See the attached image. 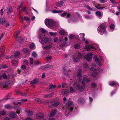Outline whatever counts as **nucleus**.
Returning <instances> with one entry per match:
<instances>
[{"label":"nucleus","instance_id":"nucleus-1","mask_svg":"<svg viewBox=\"0 0 120 120\" xmlns=\"http://www.w3.org/2000/svg\"><path fill=\"white\" fill-rule=\"evenodd\" d=\"M66 104L68 106L66 108L65 114L66 116H68L71 112L73 110L74 104L72 101H68Z\"/></svg>","mask_w":120,"mask_h":120},{"label":"nucleus","instance_id":"nucleus-2","mask_svg":"<svg viewBox=\"0 0 120 120\" xmlns=\"http://www.w3.org/2000/svg\"><path fill=\"white\" fill-rule=\"evenodd\" d=\"M107 27V25L106 24H102L98 28V32L101 35H103L104 33L106 34H107V32L106 30V29Z\"/></svg>","mask_w":120,"mask_h":120},{"label":"nucleus","instance_id":"nucleus-3","mask_svg":"<svg viewBox=\"0 0 120 120\" xmlns=\"http://www.w3.org/2000/svg\"><path fill=\"white\" fill-rule=\"evenodd\" d=\"M73 87L75 89L79 92L83 91L85 89V87L84 86L80 85L78 83L76 82L74 84Z\"/></svg>","mask_w":120,"mask_h":120},{"label":"nucleus","instance_id":"nucleus-4","mask_svg":"<svg viewBox=\"0 0 120 120\" xmlns=\"http://www.w3.org/2000/svg\"><path fill=\"white\" fill-rule=\"evenodd\" d=\"M45 25L50 28L51 26H53L55 24V22L53 20L49 19H45Z\"/></svg>","mask_w":120,"mask_h":120},{"label":"nucleus","instance_id":"nucleus-5","mask_svg":"<svg viewBox=\"0 0 120 120\" xmlns=\"http://www.w3.org/2000/svg\"><path fill=\"white\" fill-rule=\"evenodd\" d=\"M12 83L11 82H5L3 83L2 85L4 87L9 88L12 85Z\"/></svg>","mask_w":120,"mask_h":120},{"label":"nucleus","instance_id":"nucleus-6","mask_svg":"<svg viewBox=\"0 0 120 120\" xmlns=\"http://www.w3.org/2000/svg\"><path fill=\"white\" fill-rule=\"evenodd\" d=\"M78 71L79 72L77 74V78L78 81H80L81 80L82 78V74L81 73L82 72V70L80 69H79L78 70Z\"/></svg>","mask_w":120,"mask_h":120},{"label":"nucleus","instance_id":"nucleus-7","mask_svg":"<svg viewBox=\"0 0 120 120\" xmlns=\"http://www.w3.org/2000/svg\"><path fill=\"white\" fill-rule=\"evenodd\" d=\"M90 80L88 78H86L85 77L83 78V80L82 82V83L85 86V85L87 84L89 82Z\"/></svg>","mask_w":120,"mask_h":120},{"label":"nucleus","instance_id":"nucleus-8","mask_svg":"<svg viewBox=\"0 0 120 120\" xmlns=\"http://www.w3.org/2000/svg\"><path fill=\"white\" fill-rule=\"evenodd\" d=\"M81 54L80 53H79L77 57H76L75 56H74L73 58L74 61L75 62H77L78 60V57L81 58Z\"/></svg>","mask_w":120,"mask_h":120},{"label":"nucleus","instance_id":"nucleus-9","mask_svg":"<svg viewBox=\"0 0 120 120\" xmlns=\"http://www.w3.org/2000/svg\"><path fill=\"white\" fill-rule=\"evenodd\" d=\"M53 67L51 65L49 64L45 65L44 66L41 67L40 68L41 69L44 70L46 69H50L52 68Z\"/></svg>","mask_w":120,"mask_h":120},{"label":"nucleus","instance_id":"nucleus-10","mask_svg":"<svg viewBox=\"0 0 120 120\" xmlns=\"http://www.w3.org/2000/svg\"><path fill=\"white\" fill-rule=\"evenodd\" d=\"M93 58L97 64L99 66L101 65V62L99 61L98 58H97L96 56H94Z\"/></svg>","mask_w":120,"mask_h":120},{"label":"nucleus","instance_id":"nucleus-11","mask_svg":"<svg viewBox=\"0 0 120 120\" xmlns=\"http://www.w3.org/2000/svg\"><path fill=\"white\" fill-rule=\"evenodd\" d=\"M92 54L91 53H88L86 55V60L88 61H90L92 59Z\"/></svg>","mask_w":120,"mask_h":120},{"label":"nucleus","instance_id":"nucleus-12","mask_svg":"<svg viewBox=\"0 0 120 120\" xmlns=\"http://www.w3.org/2000/svg\"><path fill=\"white\" fill-rule=\"evenodd\" d=\"M36 117L38 119H41L44 118V116L42 113L40 112L36 114Z\"/></svg>","mask_w":120,"mask_h":120},{"label":"nucleus","instance_id":"nucleus-13","mask_svg":"<svg viewBox=\"0 0 120 120\" xmlns=\"http://www.w3.org/2000/svg\"><path fill=\"white\" fill-rule=\"evenodd\" d=\"M109 85L110 86H113L114 85L117 86L119 87V85L118 83L116 82V81H113L111 83H109Z\"/></svg>","mask_w":120,"mask_h":120},{"label":"nucleus","instance_id":"nucleus-14","mask_svg":"<svg viewBox=\"0 0 120 120\" xmlns=\"http://www.w3.org/2000/svg\"><path fill=\"white\" fill-rule=\"evenodd\" d=\"M69 93V91L67 90L64 89L62 90V94L64 96H67Z\"/></svg>","mask_w":120,"mask_h":120},{"label":"nucleus","instance_id":"nucleus-15","mask_svg":"<svg viewBox=\"0 0 120 120\" xmlns=\"http://www.w3.org/2000/svg\"><path fill=\"white\" fill-rule=\"evenodd\" d=\"M48 41L49 39L47 38H42L41 40V43L42 44H44V43L47 42Z\"/></svg>","mask_w":120,"mask_h":120},{"label":"nucleus","instance_id":"nucleus-16","mask_svg":"<svg viewBox=\"0 0 120 120\" xmlns=\"http://www.w3.org/2000/svg\"><path fill=\"white\" fill-rule=\"evenodd\" d=\"M66 15L67 18H69L71 16V14L69 13H67L66 12L63 13L61 15V16L62 17H64Z\"/></svg>","mask_w":120,"mask_h":120},{"label":"nucleus","instance_id":"nucleus-17","mask_svg":"<svg viewBox=\"0 0 120 120\" xmlns=\"http://www.w3.org/2000/svg\"><path fill=\"white\" fill-rule=\"evenodd\" d=\"M12 9L11 7L10 6H8L7 9V14H10L12 11Z\"/></svg>","mask_w":120,"mask_h":120},{"label":"nucleus","instance_id":"nucleus-18","mask_svg":"<svg viewBox=\"0 0 120 120\" xmlns=\"http://www.w3.org/2000/svg\"><path fill=\"white\" fill-rule=\"evenodd\" d=\"M39 82L38 79L37 78H35L32 81L30 82V83L31 84H34L37 83Z\"/></svg>","mask_w":120,"mask_h":120},{"label":"nucleus","instance_id":"nucleus-19","mask_svg":"<svg viewBox=\"0 0 120 120\" xmlns=\"http://www.w3.org/2000/svg\"><path fill=\"white\" fill-rule=\"evenodd\" d=\"M54 94V93L52 92L49 94H46L45 95L44 97L46 98H51L53 96Z\"/></svg>","mask_w":120,"mask_h":120},{"label":"nucleus","instance_id":"nucleus-20","mask_svg":"<svg viewBox=\"0 0 120 120\" xmlns=\"http://www.w3.org/2000/svg\"><path fill=\"white\" fill-rule=\"evenodd\" d=\"M23 52L26 54H28L30 53L29 50L27 48H24L23 49Z\"/></svg>","mask_w":120,"mask_h":120},{"label":"nucleus","instance_id":"nucleus-21","mask_svg":"<svg viewBox=\"0 0 120 120\" xmlns=\"http://www.w3.org/2000/svg\"><path fill=\"white\" fill-rule=\"evenodd\" d=\"M20 54V53L19 52H16L14 53V55L11 56V57L15 58L18 56Z\"/></svg>","mask_w":120,"mask_h":120},{"label":"nucleus","instance_id":"nucleus-22","mask_svg":"<svg viewBox=\"0 0 120 120\" xmlns=\"http://www.w3.org/2000/svg\"><path fill=\"white\" fill-rule=\"evenodd\" d=\"M79 35H82V38H83V39H82V41H85V43L88 44L89 43L84 38V36H85V34L84 33H80L79 34Z\"/></svg>","mask_w":120,"mask_h":120},{"label":"nucleus","instance_id":"nucleus-23","mask_svg":"<svg viewBox=\"0 0 120 120\" xmlns=\"http://www.w3.org/2000/svg\"><path fill=\"white\" fill-rule=\"evenodd\" d=\"M16 114L14 112H12L10 115V116L12 118H15L16 116Z\"/></svg>","mask_w":120,"mask_h":120},{"label":"nucleus","instance_id":"nucleus-24","mask_svg":"<svg viewBox=\"0 0 120 120\" xmlns=\"http://www.w3.org/2000/svg\"><path fill=\"white\" fill-rule=\"evenodd\" d=\"M56 112V109H53L52 111L50 114V116H54Z\"/></svg>","mask_w":120,"mask_h":120},{"label":"nucleus","instance_id":"nucleus-25","mask_svg":"<svg viewBox=\"0 0 120 120\" xmlns=\"http://www.w3.org/2000/svg\"><path fill=\"white\" fill-rule=\"evenodd\" d=\"M96 15L99 18L101 17L102 15V14H101V12L99 11H96L95 12Z\"/></svg>","mask_w":120,"mask_h":120},{"label":"nucleus","instance_id":"nucleus-26","mask_svg":"<svg viewBox=\"0 0 120 120\" xmlns=\"http://www.w3.org/2000/svg\"><path fill=\"white\" fill-rule=\"evenodd\" d=\"M64 3V2L63 1L58 2L56 4V6L58 7H61L62 6Z\"/></svg>","mask_w":120,"mask_h":120},{"label":"nucleus","instance_id":"nucleus-27","mask_svg":"<svg viewBox=\"0 0 120 120\" xmlns=\"http://www.w3.org/2000/svg\"><path fill=\"white\" fill-rule=\"evenodd\" d=\"M84 101V99L82 98H80L78 100V102L79 103H82Z\"/></svg>","mask_w":120,"mask_h":120},{"label":"nucleus","instance_id":"nucleus-28","mask_svg":"<svg viewBox=\"0 0 120 120\" xmlns=\"http://www.w3.org/2000/svg\"><path fill=\"white\" fill-rule=\"evenodd\" d=\"M56 86L55 85H50L49 89L51 90V91L53 90L56 87Z\"/></svg>","mask_w":120,"mask_h":120},{"label":"nucleus","instance_id":"nucleus-29","mask_svg":"<svg viewBox=\"0 0 120 120\" xmlns=\"http://www.w3.org/2000/svg\"><path fill=\"white\" fill-rule=\"evenodd\" d=\"M11 62L12 64L14 66H16L18 64V61L15 60H12Z\"/></svg>","mask_w":120,"mask_h":120},{"label":"nucleus","instance_id":"nucleus-30","mask_svg":"<svg viewBox=\"0 0 120 120\" xmlns=\"http://www.w3.org/2000/svg\"><path fill=\"white\" fill-rule=\"evenodd\" d=\"M92 47V46L87 45L85 46V48L87 51H89Z\"/></svg>","mask_w":120,"mask_h":120},{"label":"nucleus","instance_id":"nucleus-31","mask_svg":"<svg viewBox=\"0 0 120 120\" xmlns=\"http://www.w3.org/2000/svg\"><path fill=\"white\" fill-rule=\"evenodd\" d=\"M60 104V102L59 101H56L52 105H50V106L51 107L52 106V105H53L55 106H57L58 105Z\"/></svg>","mask_w":120,"mask_h":120},{"label":"nucleus","instance_id":"nucleus-32","mask_svg":"<svg viewBox=\"0 0 120 120\" xmlns=\"http://www.w3.org/2000/svg\"><path fill=\"white\" fill-rule=\"evenodd\" d=\"M29 47L30 49H34L35 48V45L34 43L30 44Z\"/></svg>","mask_w":120,"mask_h":120},{"label":"nucleus","instance_id":"nucleus-33","mask_svg":"<svg viewBox=\"0 0 120 120\" xmlns=\"http://www.w3.org/2000/svg\"><path fill=\"white\" fill-rule=\"evenodd\" d=\"M52 45L51 44L50 45L45 46L44 48L45 49H50L51 47H52Z\"/></svg>","mask_w":120,"mask_h":120},{"label":"nucleus","instance_id":"nucleus-34","mask_svg":"<svg viewBox=\"0 0 120 120\" xmlns=\"http://www.w3.org/2000/svg\"><path fill=\"white\" fill-rule=\"evenodd\" d=\"M0 75L1 76V78L3 77L4 79H8V77L5 73L2 75Z\"/></svg>","mask_w":120,"mask_h":120},{"label":"nucleus","instance_id":"nucleus-35","mask_svg":"<svg viewBox=\"0 0 120 120\" xmlns=\"http://www.w3.org/2000/svg\"><path fill=\"white\" fill-rule=\"evenodd\" d=\"M67 45L66 43L65 42H64L62 43L60 45V46L61 48H63L65 47Z\"/></svg>","mask_w":120,"mask_h":120},{"label":"nucleus","instance_id":"nucleus-36","mask_svg":"<svg viewBox=\"0 0 120 120\" xmlns=\"http://www.w3.org/2000/svg\"><path fill=\"white\" fill-rule=\"evenodd\" d=\"M5 20L4 18H0V24L3 23L5 22Z\"/></svg>","mask_w":120,"mask_h":120},{"label":"nucleus","instance_id":"nucleus-37","mask_svg":"<svg viewBox=\"0 0 120 120\" xmlns=\"http://www.w3.org/2000/svg\"><path fill=\"white\" fill-rule=\"evenodd\" d=\"M62 12V11L61 10H53L52 12L53 13H59Z\"/></svg>","mask_w":120,"mask_h":120},{"label":"nucleus","instance_id":"nucleus-38","mask_svg":"<svg viewBox=\"0 0 120 120\" xmlns=\"http://www.w3.org/2000/svg\"><path fill=\"white\" fill-rule=\"evenodd\" d=\"M95 6L96 8L99 9H101L105 7H100V5H95Z\"/></svg>","mask_w":120,"mask_h":120},{"label":"nucleus","instance_id":"nucleus-39","mask_svg":"<svg viewBox=\"0 0 120 120\" xmlns=\"http://www.w3.org/2000/svg\"><path fill=\"white\" fill-rule=\"evenodd\" d=\"M59 33L61 35H63L65 34L66 32L64 30H62L60 31Z\"/></svg>","mask_w":120,"mask_h":120},{"label":"nucleus","instance_id":"nucleus-40","mask_svg":"<svg viewBox=\"0 0 120 120\" xmlns=\"http://www.w3.org/2000/svg\"><path fill=\"white\" fill-rule=\"evenodd\" d=\"M33 112L29 110L27 114L29 116H31L33 115Z\"/></svg>","mask_w":120,"mask_h":120},{"label":"nucleus","instance_id":"nucleus-41","mask_svg":"<svg viewBox=\"0 0 120 120\" xmlns=\"http://www.w3.org/2000/svg\"><path fill=\"white\" fill-rule=\"evenodd\" d=\"M85 7L88 10L91 11L93 10V9L91 8H90L89 5L86 4H85Z\"/></svg>","mask_w":120,"mask_h":120},{"label":"nucleus","instance_id":"nucleus-42","mask_svg":"<svg viewBox=\"0 0 120 120\" xmlns=\"http://www.w3.org/2000/svg\"><path fill=\"white\" fill-rule=\"evenodd\" d=\"M74 47L75 49L79 48L80 47V45L78 44H76L74 45Z\"/></svg>","mask_w":120,"mask_h":120},{"label":"nucleus","instance_id":"nucleus-43","mask_svg":"<svg viewBox=\"0 0 120 120\" xmlns=\"http://www.w3.org/2000/svg\"><path fill=\"white\" fill-rule=\"evenodd\" d=\"M24 18L26 20L27 22H28V23L30 22V19L28 17L25 16Z\"/></svg>","mask_w":120,"mask_h":120},{"label":"nucleus","instance_id":"nucleus-44","mask_svg":"<svg viewBox=\"0 0 120 120\" xmlns=\"http://www.w3.org/2000/svg\"><path fill=\"white\" fill-rule=\"evenodd\" d=\"M20 32V31H19L18 32L15 33V34H14V36L15 38H16L18 36Z\"/></svg>","mask_w":120,"mask_h":120},{"label":"nucleus","instance_id":"nucleus-45","mask_svg":"<svg viewBox=\"0 0 120 120\" xmlns=\"http://www.w3.org/2000/svg\"><path fill=\"white\" fill-rule=\"evenodd\" d=\"M70 92L71 93H72L75 92V91L74 89H73V87L71 86L70 87Z\"/></svg>","mask_w":120,"mask_h":120},{"label":"nucleus","instance_id":"nucleus-46","mask_svg":"<svg viewBox=\"0 0 120 120\" xmlns=\"http://www.w3.org/2000/svg\"><path fill=\"white\" fill-rule=\"evenodd\" d=\"M2 49H3V50L1 52V54L0 55V60L4 56V54L3 52V51L4 50V49L3 48H2Z\"/></svg>","mask_w":120,"mask_h":120},{"label":"nucleus","instance_id":"nucleus-47","mask_svg":"<svg viewBox=\"0 0 120 120\" xmlns=\"http://www.w3.org/2000/svg\"><path fill=\"white\" fill-rule=\"evenodd\" d=\"M3 24H4L5 25V26H9L8 22L6 21Z\"/></svg>","mask_w":120,"mask_h":120},{"label":"nucleus","instance_id":"nucleus-48","mask_svg":"<svg viewBox=\"0 0 120 120\" xmlns=\"http://www.w3.org/2000/svg\"><path fill=\"white\" fill-rule=\"evenodd\" d=\"M4 106L5 108L7 109H9L11 107L10 105L9 104L5 105Z\"/></svg>","mask_w":120,"mask_h":120},{"label":"nucleus","instance_id":"nucleus-49","mask_svg":"<svg viewBox=\"0 0 120 120\" xmlns=\"http://www.w3.org/2000/svg\"><path fill=\"white\" fill-rule=\"evenodd\" d=\"M0 113L3 116L5 115L6 114L5 112L3 110L1 111L0 112Z\"/></svg>","mask_w":120,"mask_h":120},{"label":"nucleus","instance_id":"nucleus-50","mask_svg":"<svg viewBox=\"0 0 120 120\" xmlns=\"http://www.w3.org/2000/svg\"><path fill=\"white\" fill-rule=\"evenodd\" d=\"M115 28V26L113 24H111L110 26V28L111 29H113Z\"/></svg>","mask_w":120,"mask_h":120},{"label":"nucleus","instance_id":"nucleus-51","mask_svg":"<svg viewBox=\"0 0 120 120\" xmlns=\"http://www.w3.org/2000/svg\"><path fill=\"white\" fill-rule=\"evenodd\" d=\"M33 56L34 57H35L37 56V55L36 52H33L32 54Z\"/></svg>","mask_w":120,"mask_h":120},{"label":"nucleus","instance_id":"nucleus-52","mask_svg":"<svg viewBox=\"0 0 120 120\" xmlns=\"http://www.w3.org/2000/svg\"><path fill=\"white\" fill-rule=\"evenodd\" d=\"M21 68L22 69L24 70L26 69V67L25 65H23L21 66Z\"/></svg>","mask_w":120,"mask_h":120},{"label":"nucleus","instance_id":"nucleus-53","mask_svg":"<svg viewBox=\"0 0 120 120\" xmlns=\"http://www.w3.org/2000/svg\"><path fill=\"white\" fill-rule=\"evenodd\" d=\"M23 63L24 64H28V62L27 60H23Z\"/></svg>","mask_w":120,"mask_h":120},{"label":"nucleus","instance_id":"nucleus-54","mask_svg":"<svg viewBox=\"0 0 120 120\" xmlns=\"http://www.w3.org/2000/svg\"><path fill=\"white\" fill-rule=\"evenodd\" d=\"M84 67L86 68H88V64L86 63H84L83 64Z\"/></svg>","mask_w":120,"mask_h":120},{"label":"nucleus","instance_id":"nucleus-55","mask_svg":"<svg viewBox=\"0 0 120 120\" xmlns=\"http://www.w3.org/2000/svg\"><path fill=\"white\" fill-rule=\"evenodd\" d=\"M30 64H33V59L32 58H30Z\"/></svg>","mask_w":120,"mask_h":120},{"label":"nucleus","instance_id":"nucleus-56","mask_svg":"<svg viewBox=\"0 0 120 120\" xmlns=\"http://www.w3.org/2000/svg\"><path fill=\"white\" fill-rule=\"evenodd\" d=\"M92 86L93 88H95L96 87V85L94 82H93L92 84Z\"/></svg>","mask_w":120,"mask_h":120},{"label":"nucleus","instance_id":"nucleus-57","mask_svg":"<svg viewBox=\"0 0 120 120\" xmlns=\"http://www.w3.org/2000/svg\"><path fill=\"white\" fill-rule=\"evenodd\" d=\"M97 75V73L96 72H94L92 74V76L94 77L96 76Z\"/></svg>","mask_w":120,"mask_h":120},{"label":"nucleus","instance_id":"nucleus-58","mask_svg":"<svg viewBox=\"0 0 120 120\" xmlns=\"http://www.w3.org/2000/svg\"><path fill=\"white\" fill-rule=\"evenodd\" d=\"M50 35L51 36H54L56 35V33L49 32Z\"/></svg>","mask_w":120,"mask_h":120},{"label":"nucleus","instance_id":"nucleus-59","mask_svg":"<svg viewBox=\"0 0 120 120\" xmlns=\"http://www.w3.org/2000/svg\"><path fill=\"white\" fill-rule=\"evenodd\" d=\"M7 66L6 65H2L0 66V69L2 68H7Z\"/></svg>","mask_w":120,"mask_h":120},{"label":"nucleus","instance_id":"nucleus-60","mask_svg":"<svg viewBox=\"0 0 120 120\" xmlns=\"http://www.w3.org/2000/svg\"><path fill=\"white\" fill-rule=\"evenodd\" d=\"M39 103H40L41 102V99L40 98H38L36 100Z\"/></svg>","mask_w":120,"mask_h":120},{"label":"nucleus","instance_id":"nucleus-61","mask_svg":"<svg viewBox=\"0 0 120 120\" xmlns=\"http://www.w3.org/2000/svg\"><path fill=\"white\" fill-rule=\"evenodd\" d=\"M90 69L91 70L93 71H96V69L93 67H91L90 68Z\"/></svg>","mask_w":120,"mask_h":120},{"label":"nucleus","instance_id":"nucleus-62","mask_svg":"<svg viewBox=\"0 0 120 120\" xmlns=\"http://www.w3.org/2000/svg\"><path fill=\"white\" fill-rule=\"evenodd\" d=\"M13 103L15 105H18L19 104V105H20L21 104V102H17V103H16L15 102H13Z\"/></svg>","mask_w":120,"mask_h":120},{"label":"nucleus","instance_id":"nucleus-63","mask_svg":"<svg viewBox=\"0 0 120 120\" xmlns=\"http://www.w3.org/2000/svg\"><path fill=\"white\" fill-rule=\"evenodd\" d=\"M69 36V38L71 39H72V38H73L74 37V35L72 34L70 35Z\"/></svg>","mask_w":120,"mask_h":120},{"label":"nucleus","instance_id":"nucleus-64","mask_svg":"<svg viewBox=\"0 0 120 120\" xmlns=\"http://www.w3.org/2000/svg\"><path fill=\"white\" fill-rule=\"evenodd\" d=\"M84 16L85 18L86 19H88L90 18V16L88 15H85Z\"/></svg>","mask_w":120,"mask_h":120}]
</instances>
